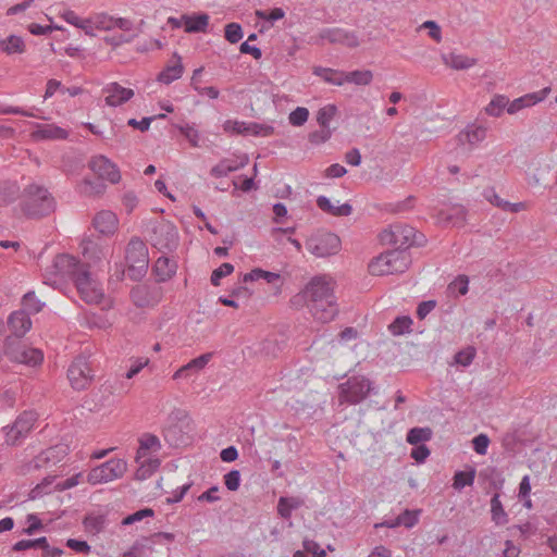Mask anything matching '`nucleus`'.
I'll list each match as a JSON object with an SVG mask.
<instances>
[{"instance_id":"20","label":"nucleus","mask_w":557,"mask_h":557,"mask_svg":"<svg viewBox=\"0 0 557 557\" xmlns=\"http://www.w3.org/2000/svg\"><path fill=\"white\" fill-rule=\"evenodd\" d=\"M184 30L187 34L205 33L209 26L210 16L206 12L183 14Z\"/></svg>"},{"instance_id":"27","label":"nucleus","mask_w":557,"mask_h":557,"mask_svg":"<svg viewBox=\"0 0 557 557\" xmlns=\"http://www.w3.org/2000/svg\"><path fill=\"white\" fill-rule=\"evenodd\" d=\"M158 278H173L176 275L177 262L174 258L161 256L152 268Z\"/></svg>"},{"instance_id":"64","label":"nucleus","mask_w":557,"mask_h":557,"mask_svg":"<svg viewBox=\"0 0 557 557\" xmlns=\"http://www.w3.org/2000/svg\"><path fill=\"white\" fill-rule=\"evenodd\" d=\"M468 284L469 281H450L447 286V294L454 297L466 295L469 290Z\"/></svg>"},{"instance_id":"52","label":"nucleus","mask_w":557,"mask_h":557,"mask_svg":"<svg viewBox=\"0 0 557 557\" xmlns=\"http://www.w3.org/2000/svg\"><path fill=\"white\" fill-rule=\"evenodd\" d=\"M22 310H25L28 313H38L41 310L44 304L37 299L34 292H28L22 299Z\"/></svg>"},{"instance_id":"33","label":"nucleus","mask_w":557,"mask_h":557,"mask_svg":"<svg viewBox=\"0 0 557 557\" xmlns=\"http://www.w3.org/2000/svg\"><path fill=\"white\" fill-rule=\"evenodd\" d=\"M160 448L161 444L156 435L149 433L144 434L139 440V448L137 450L136 461L139 462L141 458L146 457L148 450H159Z\"/></svg>"},{"instance_id":"25","label":"nucleus","mask_w":557,"mask_h":557,"mask_svg":"<svg viewBox=\"0 0 557 557\" xmlns=\"http://www.w3.org/2000/svg\"><path fill=\"white\" fill-rule=\"evenodd\" d=\"M212 352L203 354L193 360H190L188 363L181 367L174 374L173 380H180V379H187L191 374L199 372L202 370L208 362L212 358Z\"/></svg>"},{"instance_id":"34","label":"nucleus","mask_w":557,"mask_h":557,"mask_svg":"<svg viewBox=\"0 0 557 557\" xmlns=\"http://www.w3.org/2000/svg\"><path fill=\"white\" fill-rule=\"evenodd\" d=\"M444 61L454 70H468L476 63L474 58H469L467 55L457 53H449L445 55Z\"/></svg>"},{"instance_id":"6","label":"nucleus","mask_w":557,"mask_h":557,"mask_svg":"<svg viewBox=\"0 0 557 557\" xmlns=\"http://www.w3.org/2000/svg\"><path fill=\"white\" fill-rule=\"evenodd\" d=\"M83 256L82 263L90 269V276L96 269H99L106 259V251L102 240L94 235H84L79 242Z\"/></svg>"},{"instance_id":"60","label":"nucleus","mask_w":557,"mask_h":557,"mask_svg":"<svg viewBox=\"0 0 557 557\" xmlns=\"http://www.w3.org/2000/svg\"><path fill=\"white\" fill-rule=\"evenodd\" d=\"M247 121L226 120L222 127L225 133L246 136Z\"/></svg>"},{"instance_id":"56","label":"nucleus","mask_w":557,"mask_h":557,"mask_svg":"<svg viewBox=\"0 0 557 557\" xmlns=\"http://www.w3.org/2000/svg\"><path fill=\"white\" fill-rule=\"evenodd\" d=\"M164 117H165V114H163V113H160V114L154 115V116H144L140 120H137L135 117H131L127 121V125L133 127V128L139 129L140 132H147V131H149L151 123L156 119H164Z\"/></svg>"},{"instance_id":"51","label":"nucleus","mask_w":557,"mask_h":557,"mask_svg":"<svg viewBox=\"0 0 557 557\" xmlns=\"http://www.w3.org/2000/svg\"><path fill=\"white\" fill-rule=\"evenodd\" d=\"M475 478V470L471 469L470 471H458L454 475L453 486L456 490H461L465 486L472 485Z\"/></svg>"},{"instance_id":"57","label":"nucleus","mask_w":557,"mask_h":557,"mask_svg":"<svg viewBox=\"0 0 557 557\" xmlns=\"http://www.w3.org/2000/svg\"><path fill=\"white\" fill-rule=\"evenodd\" d=\"M333 136V131L331 128L320 127V129L312 131L309 133V141L314 146H320L329 141Z\"/></svg>"},{"instance_id":"45","label":"nucleus","mask_w":557,"mask_h":557,"mask_svg":"<svg viewBox=\"0 0 557 557\" xmlns=\"http://www.w3.org/2000/svg\"><path fill=\"white\" fill-rule=\"evenodd\" d=\"M246 135L256 137H268L274 133V126L265 123L247 122Z\"/></svg>"},{"instance_id":"23","label":"nucleus","mask_w":557,"mask_h":557,"mask_svg":"<svg viewBox=\"0 0 557 557\" xmlns=\"http://www.w3.org/2000/svg\"><path fill=\"white\" fill-rule=\"evenodd\" d=\"M8 326L11 331V334L16 336H24L32 327L29 313L25 310H17L12 312L8 318Z\"/></svg>"},{"instance_id":"61","label":"nucleus","mask_w":557,"mask_h":557,"mask_svg":"<svg viewBox=\"0 0 557 557\" xmlns=\"http://www.w3.org/2000/svg\"><path fill=\"white\" fill-rule=\"evenodd\" d=\"M46 540H47V537H45V536L38 537L35 540H21L14 544L13 550L22 552V550H26L29 548H36V547H39L42 549V546L46 545Z\"/></svg>"},{"instance_id":"9","label":"nucleus","mask_w":557,"mask_h":557,"mask_svg":"<svg viewBox=\"0 0 557 557\" xmlns=\"http://www.w3.org/2000/svg\"><path fill=\"white\" fill-rule=\"evenodd\" d=\"M320 290H322L321 294L324 295V298H314L313 302H307V307L317 321L327 323L338 313V306L333 289L320 288Z\"/></svg>"},{"instance_id":"36","label":"nucleus","mask_w":557,"mask_h":557,"mask_svg":"<svg viewBox=\"0 0 557 557\" xmlns=\"http://www.w3.org/2000/svg\"><path fill=\"white\" fill-rule=\"evenodd\" d=\"M23 336H16L14 334H10L5 337L3 344V352L9 357L11 361H14V355L18 351L20 354L27 346L21 341Z\"/></svg>"},{"instance_id":"15","label":"nucleus","mask_w":557,"mask_h":557,"mask_svg":"<svg viewBox=\"0 0 557 557\" xmlns=\"http://www.w3.org/2000/svg\"><path fill=\"white\" fill-rule=\"evenodd\" d=\"M319 37L323 41L341 44L350 48L359 45L356 34L342 27H324L320 29Z\"/></svg>"},{"instance_id":"41","label":"nucleus","mask_w":557,"mask_h":557,"mask_svg":"<svg viewBox=\"0 0 557 557\" xmlns=\"http://www.w3.org/2000/svg\"><path fill=\"white\" fill-rule=\"evenodd\" d=\"M491 513H492V520L498 524L503 525L507 523L508 516L506 511L504 510L503 504L499 499V495L495 494L491 499Z\"/></svg>"},{"instance_id":"43","label":"nucleus","mask_w":557,"mask_h":557,"mask_svg":"<svg viewBox=\"0 0 557 557\" xmlns=\"http://www.w3.org/2000/svg\"><path fill=\"white\" fill-rule=\"evenodd\" d=\"M177 128L191 147H200V133L194 123H185L184 125H178Z\"/></svg>"},{"instance_id":"4","label":"nucleus","mask_w":557,"mask_h":557,"mask_svg":"<svg viewBox=\"0 0 557 557\" xmlns=\"http://www.w3.org/2000/svg\"><path fill=\"white\" fill-rule=\"evenodd\" d=\"M55 278H90V269L82 260L69 253H59L52 261V272Z\"/></svg>"},{"instance_id":"21","label":"nucleus","mask_w":557,"mask_h":557,"mask_svg":"<svg viewBox=\"0 0 557 557\" xmlns=\"http://www.w3.org/2000/svg\"><path fill=\"white\" fill-rule=\"evenodd\" d=\"M67 455V446L65 445H55L52 447L42 450L35 458V467L40 468L46 465H57L61 462L65 456Z\"/></svg>"},{"instance_id":"42","label":"nucleus","mask_w":557,"mask_h":557,"mask_svg":"<svg viewBox=\"0 0 557 557\" xmlns=\"http://www.w3.org/2000/svg\"><path fill=\"white\" fill-rule=\"evenodd\" d=\"M160 467V460L158 458H149L140 462L139 468L135 472V479L143 481L151 476L154 471Z\"/></svg>"},{"instance_id":"62","label":"nucleus","mask_w":557,"mask_h":557,"mask_svg":"<svg viewBox=\"0 0 557 557\" xmlns=\"http://www.w3.org/2000/svg\"><path fill=\"white\" fill-rule=\"evenodd\" d=\"M135 37H136V34L123 33V34H115L112 36H107L103 38V41L113 48H117L123 44L132 42Z\"/></svg>"},{"instance_id":"63","label":"nucleus","mask_w":557,"mask_h":557,"mask_svg":"<svg viewBox=\"0 0 557 557\" xmlns=\"http://www.w3.org/2000/svg\"><path fill=\"white\" fill-rule=\"evenodd\" d=\"M419 510L411 511L406 509L395 519V524L404 525L406 528H412L418 522Z\"/></svg>"},{"instance_id":"1","label":"nucleus","mask_w":557,"mask_h":557,"mask_svg":"<svg viewBox=\"0 0 557 557\" xmlns=\"http://www.w3.org/2000/svg\"><path fill=\"white\" fill-rule=\"evenodd\" d=\"M387 236L388 242L395 248L370 261L368 270L372 276L401 274L411 263L408 249L412 247L411 238H414V227L410 225L395 226Z\"/></svg>"},{"instance_id":"46","label":"nucleus","mask_w":557,"mask_h":557,"mask_svg":"<svg viewBox=\"0 0 557 557\" xmlns=\"http://www.w3.org/2000/svg\"><path fill=\"white\" fill-rule=\"evenodd\" d=\"M432 431L430 428H413L407 433V442L411 445H418L431 438Z\"/></svg>"},{"instance_id":"35","label":"nucleus","mask_w":557,"mask_h":557,"mask_svg":"<svg viewBox=\"0 0 557 557\" xmlns=\"http://www.w3.org/2000/svg\"><path fill=\"white\" fill-rule=\"evenodd\" d=\"M23 336H16L14 334H10L5 337L3 344V352L9 357L11 361H14V355L18 351L20 354L27 346L21 341Z\"/></svg>"},{"instance_id":"39","label":"nucleus","mask_w":557,"mask_h":557,"mask_svg":"<svg viewBox=\"0 0 557 557\" xmlns=\"http://www.w3.org/2000/svg\"><path fill=\"white\" fill-rule=\"evenodd\" d=\"M337 113V107L334 103H329L320 108L317 112V122L320 127L331 128V121Z\"/></svg>"},{"instance_id":"16","label":"nucleus","mask_w":557,"mask_h":557,"mask_svg":"<svg viewBox=\"0 0 557 557\" xmlns=\"http://www.w3.org/2000/svg\"><path fill=\"white\" fill-rule=\"evenodd\" d=\"M320 288L333 289L330 281H309L305 288L292 298V304L294 306H307V302H313L314 298H324Z\"/></svg>"},{"instance_id":"59","label":"nucleus","mask_w":557,"mask_h":557,"mask_svg":"<svg viewBox=\"0 0 557 557\" xmlns=\"http://www.w3.org/2000/svg\"><path fill=\"white\" fill-rule=\"evenodd\" d=\"M476 350L473 346H468L455 355V362L462 367H468L473 361Z\"/></svg>"},{"instance_id":"44","label":"nucleus","mask_w":557,"mask_h":557,"mask_svg":"<svg viewBox=\"0 0 557 557\" xmlns=\"http://www.w3.org/2000/svg\"><path fill=\"white\" fill-rule=\"evenodd\" d=\"M412 320L408 315L397 317L388 326L389 332L399 336L411 331Z\"/></svg>"},{"instance_id":"5","label":"nucleus","mask_w":557,"mask_h":557,"mask_svg":"<svg viewBox=\"0 0 557 557\" xmlns=\"http://www.w3.org/2000/svg\"><path fill=\"white\" fill-rule=\"evenodd\" d=\"M372 388V382L369 379L361 375L351 376L338 386L339 404H359L368 396Z\"/></svg>"},{"instance_id":"11","label":"nucleus","mask_w":557,"mask_h":557,"mask_svg":"<svg viewBox=\"0 0 557 557\" xmlns=\"http://www.w3.org/2000/svg\"><path fill=\"white\" fill-rule=\"evenodd\" d=\"M158 283L159 281H139L131 292V297L135 306L145 308L158 304L162 296Z\"/></svg>"},{"instance_id":"48","label":"nucleus","mask_w":557,"mask_h":557,"mask_svg":"<svg viewBox=\"0 0 557 557\" xmlns=\"http://www.w3.org/2000/svg\"><path fill=\"white\" fill-rule=\"evenodd\" d=\"M550 90V87L546 86L539 91H533L521 96V99L525 103V108H530L544 101L549 95Z\"/></svg>"},{"instance_id":"2","label":"nucleus","mask_w":557,"mask_h":557,"mask_svg":"<svg viewBox=\"0 0 557 557\" xmlns=\"http://www.w3.org/2000/svg\"><path fill=\"white\" fill-rule=\"evenodd\" d=\"M149 265L148 248L144 240L134 236L125 248V260L115 264L116 278H145Z\"/></svg>"},{"instance_id":"3","label":"nucleus","mask_w":557,"mask_h":557,"mask_svg":"<svg viewBox=\"0 0 557 557\" xmlns=\"http://www.w3.org/2000/svg\"><path fill=\"white\" fill-rule=\"evenodd\" d=\"M20 208L27 218L38 219L54 211L55 200L46 187L29 184L23 190Z\"/></svg>"},{"instance_id":"13","label":"nucleus","mask_w":557,"mask_h":557,"mask_svg":"<svg viewBox=\"0 0 557 557\" xmlns=\"http://www.w3.org/2000/svg\"><path fill=\"white\" fill-rule=\"evenodd\" d=\"M309 250L319 258L329 257L335 255L341 247L339 237L332 233L327 232L319 235L315 238H312L309 243Z\"/></svg>"},{"instance_id":"49","label":"nucleus","mask_w":557,"mask_h":557,"mask_svg":"<svg viewBox=\"0 0 557 557\" xmlns=\"http://www.w3.org/2000/svg\"><path fill=\"white\" fill-rule=\"evenodd\" d=\"M224 37L231 44H237L244 37L243 27L239 23L232 22L224 27Z\"/></svg>"},{"instance_id":"58","label":"nucleus","mask_w":557,"mask_h":557,"mask_svg":"<svg viewBox=\"0 0 557 557\" xmlns=\"http://www.w3.org/2000/svg\"><path fill=\"white\" fill-rule=\"evenodd\" d=\"M95 20L96 28L99 30L109 32L113 29L114 16L107 12H99L92 15Z\"/></svg>"},{"instance_id":"12","label":"nucleus","mask_w":557,"mask_h":557,"mask_svg":"<svg viewBox=\"0 0 557 557\" xmlns=\"http://www.w3.org/2000/svg\"><path fill=\"white\" fill-rule=\"evenodd\" d=\"M89 168L101 180L108 181L111 184H117L121 181L119 166L103 154L92 157L89 162Z\"/></svg>"},{"instance_id":"30","label":"nucleus","mask_w":557,"mask_h":557,"mask_svg":"<svg viewBox=\"0 0 557 557\" xmlns=\"http://www.w3.org/2000/svg\"><path fill=\"white\" fill-rule=\"evenodd\" d=\"M0 50L8 55L22 54L26 50L24 39L15 34H11L8 37L0 39Z\"/></svg>"},{"instance_id":"22","label":"nucleus","mask_w":557,"mask_h":557,"mask_svg":"<svg viewBox=\"0 0 557 557\" xmlns=\"http://www.w3.org/2000/svg\"><path fill=\"white\" fill-rule=\"evenodd\" d=\"M248 157L244 156L239 161L222 159L210 170V175L215 178L226 177L230 173L236 172L246 166Z\"/></svg>"},{"instance_id":"14","label":"nucleus","mask_w":557,"mask_h":557,"mask_svg":"<svg viewBox=\"0 0 557 557\" xmlns=\"http://www.w3.org/2000/svg\"><path fill=\"white\" fill-rule=\"evenodd\" d=\"M36 421V414L32 411H25L17 417L12 426L5 428V442L15 445L24 438L33 429Z\"/></svg>"},{"instance_id":"8","label":"nucleus","mask_w":557,"mask_h":557,"mask_svg":"<svg viewBox=\"0 0 557 557\" xmlns=\"http://www.w3.org/2000/svg\"><path fill=\"white\" fill-rule=\"evenodd\" d=\"M151 245L160 251H174L178 244V233L170 222L157 223L150 233Z\"/></svg>"},{"instance_id":"10","label":"nucleus","mask_w":557,"mask_h":557,"mask_svg":"<svg viewBox=\"0 0 557 557\" xmlns=\"http://www.w3.org/2000/svg\"><path fill=\"white\" fill-rule=\"evenodd\" d=\"M94 372L86 357H76L67 370V379L76 391L86 389L94 380Z\"/></svg>"},{"instance_id":"7","label":"nucleus","mask_w":557,"mask_h":557,"mask_svg":"<svg viewBox=\"0 0 557 557\" xmlns=\"http://www.w3.org/2000/svg\"><path fill=\"white\" fill-rule=\"evenodd\" d=\"M127 470V463L123 459H110L100 466L92 468L87 474V482L97 485L120 479Z\"/></svg>"},{"instance_id":"24","label":"nucleus","mask_w":557,"mask_h":557,"mask_svg":"<svg viewBox=\"0 0 557 557\" xmlns=\"http://www.w3.org/2000/svg\"><path fill=\"white\" fill-rule=\"evenodd\" d=\"M285 10L281 7H275L270 11L256 10L255 15L261 21L259 24V33L263 34L271 29L277 21L285 17Z\"/></svg>"},{"instance_id":"26","label":"nucleus","mask_w":557,"mask_h":557,"mask_svg":"<svg viewBox=\"0 0 557 557\" xmlns=\"http://www.w3.org/2000/svg\"><path fill=\"white\" fill-rule=\"evenodd\" d=\"M174 57L176 58V62L171 65H166L157 76V81L164 85H170L173 82L180 79L184 73V66L182 63L181 55L175 52Z\"/></svg>"},{"instance_id":"29","label":"nucleus","mask_w":557,"mask_h":557,"mask_svg":"<svg viewBox=\"0 0 557 557\" xmlns=\"http://www.w3.org/2000/svg\"><path fill=\"white\" fill-rule=\"evenodd\" d=\"M312 74L330 85L338 87L344 85V71L318 65L312 69Z\"/></svg>"},{"instance_id":"40","label":"nucleus","mask_w":557,"mask_h":557,"mask_svg":"<svg viewBox=\"0 0 557 557\" xmlns=\"http://www.w3.org/2000/svg\"><path fill=\"white\" fill-rule=\"evenodd\" d=\"M487 129L482 125L471 124L466 127L462 135L466 136L470 145H476L486 137Z\"/></svg>"},{"instance_id":"17","label":"nucleus","mask_w":557,"mask_h":557,"mask_svg":"<svg viewBox=\"0 0 557 557\" xmlns=\"http://www.w3.org/2000/svg\"><path fill=\"white\" fill-rule=\"evenodd\" d=\"M103 91L107 94L104 102L108 107L116 108L129 101L134 97V90L113 82L108 84Z\"/></svg>"},{"instance_id":"38","label":"nucleus","mask_w":557,"mask_h":557,"mask_svg":"<svg viewBox=\"0 0 557 557\" xmlns=\"http://www.w3.org/2000/svg\"><path fill=\"white\" fill-rule=\"evenodd\" d=\"M301 505L302 500L297 497H280L277 512L282 518L288 519L292 516V511L299 508Z\"/></svg>"},{"instance_id":"31","label":"nucleus","mask_w":557,"mask_h":557,"mask_svg":"<svg viewBox=\"0 0 557 557\" xmlns=\"http://www.w3.org/2000/svg\"><path fill=\"white\" fill-rule=\"evenodd\" d=\"M44 355L41 350L36 348L26 347L24 350L20 354L18 351L14 355V361L23 363L29 367L38 366L42 362Z\"/></svg>"},{"instance_id":"32","label":"nucleus","mask_w":557,"mask_h":557,"mask_svg":"<svg viewBox=\"0 0 557 557\" xmlns=\"http://www.w3.org/2000/svg\"><path fill=\"white\" fill-rule=\"evenodd\" d=\"M373 81V73L370 70H354L345 72L344 84L349 83L357 86H368Z\"/></svg>"},{"instance_id":"53","label":"nucleus","mask_w":557,"mask_h":557,"mask_svg":"<svg viewBox=\"0 0 557 557\" xmlns=\"http://www.w3.org/2000/svg\"><path fill=\"white\" fill-rule=\"evenodd\" d=\"M309 119V110L305 107H297L290 111L288 122L292 126L300 127L307 123Z\"/></svg>"},{"instance_id":"47","label":"nucleus","mask_w":557,"mask_h":557,"mask_svg":"<svg viewBox=\"0 0 557 557\" xmlns=\"http://www.w3.org/2000/svg\"><path fill=\"white\" fill-rule=\"evenodd\" d=\"M152 543L146 542V537L137 541L133 546L124 553V557H147V552H152Z\"/></svg>"},{"instance_id":"18","label":"nucleus","mask_w":557,"mask_h":557,"mask_svg":"<svg viewBox=\"0 0 557 557\" xmlns=\"http://www.w3.org/2000/svg\"><path fill=\"white\" fill-rule=\"evenodd\" d=\"M83 300L88 304H100L104 292L100 281H72Z\"/></svg>"},{"instance_id":"55","label":"nucleus","mask_w":557,"mask_h":557,"mask_svg":"<svg viewBox=\"0 0 557 557\" xmlns=\"http://www.w3.org/2000/svg\"><path fill=\"white\" fill-rule=\"evenodd\" d=\"M240 278L244 280H278L282 278L278 273L265 271L261 268H255L251 271L244 273Z\"/></svg>"},{"instance_id":"19","label":"nucleus","mask_w":557,"mask_h":557,"mask_svg":"<svg viewBox=\"0 0 557 557\" xmlns=\"http://www.w3.org/2000/svg\"><path fill=\"white\" fill-rule=\"evenodd\" d=\"M117 216L110 210L98 212L92 220L95 230L106 236L114 234L117 228Z\"/></svg>"},{"instance_id":"50","label":"nucleus","mask_w":557,"mask_h":557,"mask_svg":"<svg viewBox=\"0 0 557 557\" xmlns=\"http://www.w3.org/2000/svg\"><path fill=\"white\" fill-rule=\"evenodd\" d=\"M106 517L102 515H88L84 518L83 524L88 532L99 533L103 530Z\"/></svg>"},{"instance_id":"37","label":"nucleus","mask_w":557,"mask_h":557,"mask_svg":"<svg viewBox=\"0 0 557 557\" xmlns=\"http://www.w3.org/2000/svg\"><path fill=\"white\" fill-rule=\"evenodd\" d=\"M508 97L505 95H495L485 107V112L490 116L499 117L504 111H507Z\"/></svg>"},{"instance_id":"54","label":"nucleus","mask_w":557,"mask_h":557,"mask_svg":"<svg viewBox=\"0 0 557 557\" xmlns=\"http://www.w3.org/2000/svg\"><path fill=\"white\" fill-rule=\"evenodd\" d=\"M27 29L34 36L48 35L53 30L67 32V29H65L63 26H59L57 24L42 25L39 23H30L27 26Z\"/></svg>"},{"instance_id":"28","label":"nucleus","mask_w":557,"mask_h":557,"mask_svg":"<svg viewBox=\"0 0 557 557\" xmlns=\"http://www.w3.org/2000/svg\"><path fill=\"white\" fill-rule=\"evenodd\" d=\"M34 137L40 140L47 139H59L64 140L69 137V132L54 124L38 125V128L34 132Z\"/></svg>"}]
</instances>
